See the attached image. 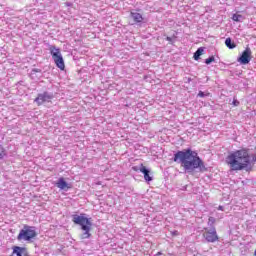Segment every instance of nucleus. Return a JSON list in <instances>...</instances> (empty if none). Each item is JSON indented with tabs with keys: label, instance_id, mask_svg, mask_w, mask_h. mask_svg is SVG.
I'll return each instance as SVG.
<instances>
[{
	"label": "nucleus",
	"instance_id": "f257e3e1",
	"mask_svg": "<svg viewBox=\"0 0 256 256\" xmlns=\"http://www.w3.org/2000/svg\"><path fill=\"white\" fill-rule=\"evenodd\" d=\"M174 161L175 163H181L186 173H193L195 169H200V171L205 169V163H203L199 154L190 148L178 151L174 154Z\"/></svg>",
	"mask_w": 256,
	"mask_h": 256
},
{
	"label": "nucleus",
	"instance_id": "f03ea898",
	"mask_svg": "<svg viewBox=\"0 0 256 256\" xmlns=\"http://www.w3.org/2000/svg\"><path fill=\"white\" fill-rule=\"evenodd\" d=\"M226 163L231 171H251V155L247 149L236 150L226 157Z\"/></svg>",
	"mask_w": 256,
	"mask_h": 256
},
{
	"label": "nucleus",
	"instance_id": "7ed1b4c3",
	"mask_svg": "<svg viewBox=\"0 0 256 256\" xmlns=\"http://www.w3.org/2000/svg\"><path fill=\"white\" fill-rule=\"evenodd\" d=\"M72 221L75 225H80L82 231H84L81 235V239H89V237H91V226L93 225L91 219L87 218L85 214H75L72 216Z\"/></svg>",
	"mask_w": 256,
	"mask_h": 256
},
{
	"label": "nucleus",
	"instance_id": "20e7f679",
	"mask_svg": "<svg viewBox=\"0 0 256 256\" xmlns=\"http://www.w3.org/2000/svg\"><path fill=\"white\" fill-rule=\"evenodd\" d=\"M37 237V230L35 226L24 225L23 229L20 230L17 240L31 242Z\"/></svg>",
	"mask_w": 256,
	"mask_h": 256
},
{
	"label": "nucleus",
	"instance_id": "39448f33",
	"mask_svg": "<svg viewBox=\"0 0 256 256\" xmlns=\"http://www.w3.org/2000/svg\"><path fill=\"white\" fill-rule=\"evenodd\" d=\"M50 54L52 55V59L61 71H65V60H63V55L61 54V50L53 45L49 47Z\"/></svg>",
	"mask_w": 256,
	"mask_h": 256
},
{
	"label": "nucleus",
	"instance_id": "423d86ee",
	"mask_svg": "<svg viewBox=\"0 0 256 256\" xmlns=\"http://www.w3.org/2000/svg\"><path fill=\"white\" fill-rule=\"evenodd\" d=\"M203 237L208 243H215V241H219V236H217V230H215L214 227L211 229H206L203 233Z\"/></svg>",
	"mask_w": 256,
	"mask_h": 256
},
{
	"label": "nucleus",
	"instance_id": "0eeeda50",
	"mask_svg": "<svg viewBox=\"0 0 256 256\" xmlns=\"http://www.w3.org/2000/svg\"><path fill=\"white\" fill-rule=\"evenodd\" d=\"M53 99V96L47 92L39 94L38 97L34 100L37 105H43V103H47Z\"/></svg>",
	"mask_w": 256,
	"mask_h": 256
},
{
	"label": "nucleus",
	"instance_id": "6e6552de",
	"mask_svg": "<svg viewBox=\"0 0 256 256\" xmlns=\"http://www.w3.org/2000/svg\"><path fill=\"white\" fill-rule=\"evenodd\" d=\"M133 169L134 171H140V173H143L145 181H153V178L149 175V169L143 166V164H141L140 167L135 166Z\"/></svg>",
	"mask_w": 256,
	"mask_h": 256
},
{
	"label": "nucleus",
	"instance_id": "1a4fd4ad",
	"mask_svg": "<svg viewBox=\"0 0 256 256\" xmlns=\"http://www.w3.org/2000/svg\"><path fill=\"white\" fill-rule=\"evenodd\" d=\"M239 61L242 63V65H247V63L251 61V49L246 48L239 58Z\"/></svg>",
	"mask_w": 256,
	"mask_h": 256
},
{
	"label": "nucleus",
	"instance_id": "9d476101",
	"mask_svg": "<svg viewBox=\"0 0 256 256\" xmlns=\"http://www.w3.org/2000/svg\"><path fill=\"white\" fill-rule=\"evenodd\" d=\"M56 186L58 187V189H61L62 191H67V189H71V184L67 183L65 181V178H59Z\"/></svg>",
	"mask_w": 256,
	"mask_h": 256
},
{
	"label": "nucleus",
	"instance_id": "9b49d317",
	"mask_svg": "<svg viewBox=\"0 0 256 256\" xmlns=\"http://www.w3.org/2000/svg\"><path fill=\"white\" fill-rule=\"evenodd\" d=\"M12 256H27V248L14 246Z\"/></svg>",
	"mask_w": 256,
	"mask_h": 256
},
{
	"label": "nucleus",
	"instance_id": "f8f14e48",
	"mask_svg": "<svg viewBox=\"0 0 256 256\" xmlns=\"http://www.w3.org/2000/svg\"><path fill=\"white\" fill-rule=\"evenodd\" d=\"M131 17L136 23H141L143 21V16L137 12H131Z\"/></svg>",
	"mask_w": 256,
	"mask_h": 256
},
{
	"label": "nucleus",
	"instance_id": "ddd939ff",
	"mask_svg": "<svg viewBox=\"0 0 256 256\" xmlns=\"http://www.w3.org/2000/svg\"><path fill=\"white\" fill-rule=\"evenodd\" d=\"M245 17H243V15L240 14H233L232 16V20L235 21L236 23H243Z\"/></svg>",
	"mask_w": 256,
	"mask_h": 256
},
{
	"label": "nucleus",
	"instance_id": "4468645a",
	"mask_svg": "<svg viewBox=\"0 0 256 256\" xmlns=\"http://www.w3.org/2000/svg\"><path fill=\"white\" fill-rule=\"evenodd\" d=\"M204 51L205 49H203V47L197 49V51L194 53L195 61H199V58L201 57V55H203Z\"/></svg>",
	"mask_w": 256,
	"mask_h": 256
},
{
	"label": "nucleus",
	"instance_id": "2eb2a0df",
	"mask_svg": "<svg viewBox=\"0 0 256 256\" xmlns=\"http://www.w3.org/2000/svg\"><path fill=\"white\" fill-rule=\"evenodd\" d=\"M225 45L226 47H228V49H235V47H237V45H235L231 38H226Z\"/></svg>",
	"mask_w": 256,
	"mask_h": 256
},
{
	"label": "nucleus",
	"instance_id": "dca6fc26",
	"mask_svg": "<svg viewBox=\"0 0 256 256\" xmlns=\"http://www.w3.org/2000/svg\"><path fill=\"white\" fill-rule=\"evenodd\" d=\"M213 61H215V56H210L209 58H207L205 60L206 65H211V63H213Z\"/></svg>",
	"mask_w": 256,
	"mask_h": 256
},
{
	"label": "nucleus",
	"instance_id": "f3484780",
	"mask_svg": "<svg viewBox=\"0 0 256 256\" xmlns=\"http://www.w3.org/2000/svg\"><path fill=\"white\" fill-rule=\"evenodd\" d=\"M5 157V148L3 146H0V159H3Z\"/></svg>",
	"mask_w": 256,
	"mask_h": 256
},
{
	"label": "nucleus",
	"instance_id": "a211bd4d",
	"mask_svg": "<svg viewBox=\"0 0 256 256\" xmlns=\"http://www.w3.org/2000/svg\"><path fill=\"white\" fill-rule=\"evenodd\" d=\"M250 161H251V165H253V163H256V147H255V154L252 155V159Z\"/></svg>",
	"mask_w": 256,
	"mask_h": 256
},
{
	"label": "nucleus",
	"instance_id": "6ab92c4d",
	"mask_svg": "<svg viewBox=\"0 0 256 256\" xmlns=\"http://www.w3.org/2000/svg\"><path fill=\"white\" fill-rule=\"evenodd\" d=\"M213 223H215V218L210 217V218L208 219V225H213Z\"/></svg>",
	"mask_w": 256,
	"mask_h": 256
},
{
	"label": "nucleus",
	"instance_id": "aec40b11",
	"mask_svg": "<svg viewBox=\"0 0 256 256\" xmlns=\"http://www.w3.org/2000/svg\"><path fill=\"white\" fill-rule=\"evenodd\" d=\"M198 97H205V92L200 91V92L198 93Z\"/></svg>",
	"mask_w": 256,
	"mask_h": 256
},
{
	"label": "nucleus",
	"instance_id": "412c9836",
	"mask_svg": "<svg viewBox=\"0 0 256 256\" xmlns=\"http://www.w3.org/2000/svg\"><path fill=\"white\" fill-rule=\"evenodd\" d=\"M233 105H234V107H237L239 105V101L233 100Z\"/></svg>",
	"mask_w": 256,
	"mask_h": 256
},
{
	"label": "nucleus",
	"instance_id": "4be33fe9",
	"mask_svg": "<svg viewBox=\"0 0 256 256\" xmlns=\"http://www.w3.org/2000/svg\"><path fill=\"white\" fill-rule=\"evenodd\" d=\"M172 235H179V232L178 231H174V232H172Z\"/></svg>",
	"mask_w": 256,
	"mask_h": 256
},
{
	"label": "nucleus",
	"instance_id": "5701e85b",
	"mask_svg": "<svg viewBox=\"0 0 256 256\" xmlns=\"http://www.w3.org/2000/svg\"><path fill=\"white\" fill-rule=\"evenodd\" d=\"M218 211H223V206H219Z\"/></svg>",
	"mask_w": 256,
	"mask_h": 256
},
{
	"label": "nucleus",
	"instance_id": "b1692460",
	"mask_svg": "<svg viewBox=\"0 0 256 256\" xmlns=\"http://www.w3.org/2000/svg\"><path fill=\"white\" fill-rule=\"evenodd\" d=\"M166 41H171V37H167V38H166Z\"/></svg>",
	"mask_w": 256,
	"mask_h": 256
}]
</instances>
